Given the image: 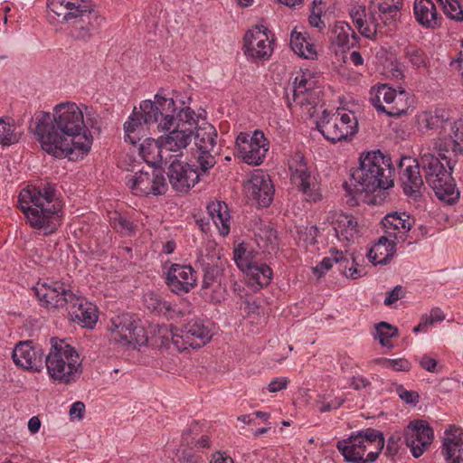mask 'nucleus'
Here are the masks:
<instances>
[{"label": "nucleus", "instance_id": "nucleus-38", "mask_svg": "<svg viewBox=\"0 0 463 463\" xmlns=\"http://www.w3.org/2000/svg\"><path fill=\"white\" fill-rule=\"evenodd\" d=\"M414 15L420 24L427 28L438 25V13L431 0H415Z\"/></svg>", "mask_w": 463, "mask_h": 463}, {"label": "nucleus", "instance_id": "nucleus-40", "mask_svg": "<svg viewBox=\"0 0 463 463\" xmlns=\"http://www.w3.org/2000/svg\"><path fill=\"white\" fill-rule=\"evenodd\" d=\"M146 125L144 123L137 108L134 109L128 120L124 123L125 141L137 146L146 135Z\"/></svg>", "mask_w": 463, "mask_h": 463}, {"label": "nucleus", "instance_id": "nucleus-54", "mask_svg": "<svg viewBox=\"0 0 463 463\" xmlns=\"http://www.w3.org/2000/svg\"><path fill=\"white\" fill-rule=\"evenodd\" d=\"M318 233V228L317 226L306 227L305 231L298 232L299 241H303L305 245H313L316 242V238Z\"/></svg>", "mask_w": 463, "mask_h": 463}, {"label": "nucleus", "instance_id": "nucleus-64", "mask_svg": "<svg viewBox=\"0 0 463 463\" xmlns=\"http://www.w3.org/2000/svg\"><path fill=\"white\" fill-rule=\"evenodd\" d=\"M450 66L453 70L458 71L460 72L461 76L463 77V52L460 51L458 53V57L455 60H452L450 61Z\"/></svg>", "mask_w": 463, "mask_h": 463}, {"label": "nucleus", "instance_id": "nucleus-32", "mask_svg": "<svg viewBox=\"0 0 463 463\" xmlns=\"http://www.w3.org/2000/svg\"><path fill=\"white\" fill-rule=\"evenodd\" d=\"M405 161H409L410 164L406 165L402 175L403 191L407 195L416 198L420 195L423 187V180L420 173V165L416 159L411 161L405 158L402 165H405Z\"/></svg>", "mask_w": 463, "mask_h": 463}, {"label": "nucleus", "instance_id": "nucleus-14", "mask_svg": "<svg viewBox=\"0 0 463 463\" xmlns=\"http://www.w3.org/2000/svg\"><path fill=\"white\" fill-rule=\"evenodd\" d=\"M289 177L307 202L317 203L322 199L317 178L312 175L304 156L297 153L288 160Z\"/></svg>", "mask_w": 463, "mask_h": 463}, {"label": "nucleus", "instance_id": "nucleus-36", "mask_svg": "<svg viewBox=\"0 0 463 463\" xmlns=\"http://www.w3.org/2000/svg\"><path fill=\"white\" fill-rule=\"evenodd\" d=\"M416 123L420 130L438 129L441 131L439 135L449 134L453 130V123L443 118L436 113L430 111H422L416 117ZM451 136H449L450 137Z\"/></svg>", "mask_w": 463, "mask_h": 463}, {"label": "nucleus", "instance_id": "nucleus-58", "mask_svg": "<svg viewBox=\"0 0 463 463\" xmlns=\"http://www.w3.org/2000/svg\"><path fill=\"white\" fill-rule=\"evenodd\" d=\"M345 400L340 397H335L331 402H321L318 403V410L321 412H326L332 410H335L339 408L343 403Z\"/></svg>", "mask_w": 463, "mask_h": 463}, {"label": "nucleus", "instance_id": "nucleus-13", "mask_svg": "<svg viewBox=\"0 0 463 463\" xmlns=\"http://www.w3.org/2000/svg\"><path fill=\"white\" fill-rule=\"evenodd\" d=\"M175 110L174 98L156 94L154 101L146 99L140 103L137 113L146 126L158 123L159 131H169L174 127Z\"/></svg>", "mask_w": 463, "mask_h": 463}, {"label": "nucleus", "instance_id": "nucleus-4", "mask_svg": "<svg viewBox=\"0 0 463 463\" xmlns=\"http://www.w3.org/2000/svg\"><path fill=\"white\" fill-rule=\"evenodd\" d=\"M460 155H463V148L452 137L445 138L444 144L436 142L433 148L421 146L419 162L426 182L431 184L449 178Z\"/></svg>", "mask_w": 463, "mask_h": 463}, {"label": "nucleus", "instance_id": "nucleus-25", "mask_svg": "<svg viewBox=\"0 0 463 463\" xmlns=\"http://www.w3.org/2000/svg\"><path fill=\"white\" fill-rule=\"evenodd\" d=\"M165 283L175 294H186L196 286L197 274L190 265L175 263L167 270Z\"/></svg>", "mask_w": 463, "mask_h": 463}, {"label": "nucleus", "instance_id": "nucleus-28", "mask_svg": "<svg viewBox=\"0 0 463 463\" xmlns=\"http://www.w3.org/2000/svg\"><path fill=\"white\" fill-rule=\"evenodd\" d=\"M43 356L42 348L33 345L32 341L19 342L12 352V358L15 365L33 372L41 371Z\"/></svg>", "mask_w": 463, "mask_h": 463}, {"label": "nucleus", "instance_id": "nucleus-39", "mask_svg": "<svg viewBox=\"0 0 463 463\" xmlns=\"http://www.w3.org/2000/svg\"><path fill=\"white\" fill-rule=\"evenodd\" d=\"M290 45L293 52L299 57L311 60L317 57L315 44L307 35V31L303 33L300 31H292Z\"/></svg>", "mask_w": 463, "mask_h": 463}, {"label": "nucleus", "instance_id": "nucleus-16", "mask_svg": "<svg viewBox=\"0 0 463 463\" xmlns=\"http://www.w3.org/2000/svg\"><path fill=\"white\" fill-rule=\"evenodd\" d=\"M126 183L132 194L137 196L159 195L167 190L164 175L156 170H140L128 174Z\"/></svg>", "mask_w": 463, "mask_h": 463}, {"label": "nucleus", "instance_id": "nucleus-59", "mask_svg": "<svg viewBox=\"0 0 463 463\" xmlns=\"http://www.w3.org/2000/svg\"><path fill=\"white\" fill-rule=\"evenodd\" d=\"M408 57L411 63L416 67L420 68L421 66H425V59L421 52L416 49H412L408 51Z\"/></svg>", "mask_w": 463, "mask_h": 463}, {"label": "nucleus", "instance_id": "nucleus-34", "mask_svg": "<svg viewBox=\"0 0 463 463\" xmlns=\"http://www.w3.org/2000/svg\"><path fill=\"white\" fill-rule=\"evenodd\" d=\"M138 150L143 160L148 165L160 166L166 160L165 151L161 145L160 137L157 139L146 138L139 145Z\"/></svg>", "mask_w": 463, "mask_h": 463}, {"label": "nucleus", "instance_id": "nucleus-24", "mask_svg": "<svg viewBox=\"0 0 463 463\" xmlns=\"http://www.w3.org/2000/svg\"><path fill=\"white\" fill-rule=\"evenodd\" d=\"M325 222L332 227L334 236L344 247L354 243L359 237L357 221L351 214L330 211L326 216Z\"/></svg>", "mask_w": 463, "mask_h": 463}, {"label": "nucleus", "instance_id": "nucleus-56", "mask_svg": "<svg viewBox=\"0 0 463 463\" xmlns=\"http://www.w3.org/2000/svg\"><path fill=\"white\" fill-rule=\"evenodd\" d=\"M288 383L289 381L287 377H277L269 383L267 389L269 392H278L286 389Z\"/></svg>", "mask_w": 463, "mask_h": 463}, {"label": "nucleus", "instance_id": "nucleus-19", "mask_svg": "<svg viewBox=\"0 0 463 463\" xmlns=\"http://www.w3.org/2000/svg\"><path fill=\"white\" fill-rule=\"evenodd\" d=\"M402 5L403 0H369L368 9L373 28L398 26Z\"/></svg>", "mask_w": 463, "mask_h": 463}, {"label": "nucleus", "instance_id": "nucleus-44", "mask_svg": "<svg viewBox=\"0 0 463 463\" xmlns=\"http://www.w3.org/2000/svg\"><path fill=\"white\" fill-rule=\"evenodd\" d=\"M233 259L242 272L249 269L254 263H257L253 250H250L245 243H241L234 249Z\"/></svg>", "mask_w": 463, "mask_h": 463}, {"label": "nucleus", "instance_id": "nucleus-8", "mask_svg": "<svg viewBox=\"0 0 463 463\" xmlns=\"http://www.w3.org/2000/svg\"><path fill=\"white\" fill-rule=\"evenodd\" d=\"M319 76L310 70H301L293 82V102L304 115L313 118L320 103Z\"/></svg>", "mask_w": 463, "mask_h": 463}, {"label": "nucleus", "instance_id": "nucleus-12", "mask_svg": "<svg viewBox=\"0 0 463 463\" xmlns=\"http://www.w3.org/2000/svg\"><path fill=\"white\" fill-rule=\"evenodd\" d=\"M370 101L377 111L390 117H399L406 113L411 106L410 94L402 89L395 90L387 84L373 87Z\"/></svg>", "mask_w": 463, "mask_h": 463}, {"label": "nucleus", "instance_id": "nucleus-9", "mask_svg": "<svg viewBox=\"0 0 463 463\" xmlns=\"http://www.w3.org/2000/svg\"><path fill=\"white\" fill-rule=\"evenodd\" d=\"M195 112L189 107L182 108L175 118L174 129L160 137V142L166 152H182L192 142L196 125Z\"/></svg>", "mask_w": 463, "mask_h": 463}, {"label": "nucleus", "instance_id": "nucleus-35", "mask_svg": "<svg viewBox=\"0 0 463 463\" xmlns=\"http://www.w3.org/2000/svg\"><path fill=\"white\" fill-rule=\"evenodd\" d=\"M243 273L247 277L248 285L254 291L269 286L273 278L272 269L265 263H254Z\"/></svg>", "mask_w": 463, "mask_h": 463}, {"label": "nucleus", "instance_id": "nucleus-46", "mask_svg": "<svg viewBox=\"0 0 463 463\" xmlns=\"http://www.w3.org/2000/svg\"><path fill=\"white\" fill-rule=\"evenodd\" d=\"M346 262H349V260L346 255H345L344 251L338 250L333 248L330 250V256L325 257L319 264H317L315 268V272H318L320 274L327 271L329 269L333 267L334 263H338L340 267Z\"/></svg>", "mask_w": 463, "mask_h": 463}, {"label": "nucleus", "instance_id": "nucleus-15", "mask_svg": "<svg viewBox=\"0 0 463 463\" xmlns=\"http://www.w3.org/2000/svg\"><path fill=\"white\" fill-rule=\"evenodd\" d=\"M269 148V142L260 130H255L251 135L241 132L236 137V156L245 164L260 165Z\"/></svg>", "mask_w": 463, "mask_h": 463}, {"label": "nucleus", "instance_id": "nucleus-5", "mask_svg": "<svg viewBox=\"0 0 463 463\" xmlns=\"http://www.w3.org/2000/svg\"><path fill=\"white\" fill-rule=\"evenodd\" d=\"M47 373L54 383L71 384L82 373V361L76 349L63 339H51V348L45 357Z\"/></svg>", "mask_w": 463, "mask_h": 463}, {"label": "nucleus", "instance_id": "nucleus-7", "mask_svg": "<svg viewBox=\"0 0 463 463\" xmlns=\"http://www.w3.org/2000/svg\"><path fill=\"white\" fill-rule=\"evenodd\" d=\"M163 337V344L169 345V341L175 347L183 351L188 347L199 348L206 345L213 337L210 324L198 318L190 319L180 330L173 326H166L160 329Z\"/></svg>", "mask_w": 463, "mask_h": 463}, {"label": "nucleus", "instance_id": "nucleus-23", "mask_svg": "<svg viewBox=\"0 0 463 463\" xmlns=\"http://www.w3.org/2000/svg\"><path fill=\"white\" fill-rule=\"evenodd\" d=\"M48 9L63 21H74L88 14L97 20L95 5L90 0H47Z\"/></svg>", "mask_w": 463, "mask_h": 463}, {"label": "nucleus", "instance_id": "nucleus-45", "mask_svg": "<svg viewBox=\"0 0 463 463\" xmlns=\"http://www.w3.org/2000/svg\"><path fill=\"white\" fill-rule=\"evenodd\" d=\"M144 304L147 309L157 314L165 315L172 310L169 302L164 300L155 292H147L143 297Z\"/></svg>", "mask_w": 463, "mask_h": 463}, {"label": "nucleus", "instance_id": "nucleus-62", "mask_svg": "<svg viewBox=\"0 0 463 463\" xmlns=\"http://www.w3.org/2000/svg\"><path fill=\"white\" fill-rule=\"evenodd\" d=\"M260 239L262 240L263 236L266 239V241L263 243V247L268 246L269 244L273 245L276 243L277 241V235L276 232L273 231L271 228H265L261 231V233L259 235Z\"/></svg>", "mask_w": 463, "mask_h": 463}, {"label": "nucleus", "instance_id": "nucleus-6", "mask_svg": "<svg viewBox=\"0 0 463 463\" xmlns=\"http://www.w3.org/2000/svg\"><path fill=\"white\" fill-rule=\"evenodd\" d=\"M383 447V434L372 428L354 433L348 439L339 440L336 444V448L345 459L353 463L375 461Z\"/></svg>", "mask_w": 463, "mask_h": 463}, {"label": "nucleus", "instance_id": "nucleus-41", "mask_svg": "<svg viewBox=\"0 0 463 463\" xmlns=\"http://www.w3.org/2000/svg\"><path fill=\"white\" fill-rule=\"evenodd\" d=\"M436 196L448 204H453L459 199V190L456 187L452 175L449 178L430 184Z\"/></svg>", "mask_w": 463, "mask_h": 463}, {"label": "nucleus", "instance_id": "nucleus-61", "mask_svg": "<svg viewBox=\"0 0 463 463\" xmlns=\"http://www.w3.org/2000/svg\"><path fill=\"white\" fill-rule=\"evenodd\" d=\"M419 363L422 368L427 370L428 372L434 373L436 372L437 361L436 359L423 355L420 358Z\"/></svg>", "mask_w": 463, "mask_h": 463}, {"label": "nucleus", "instance_id": "nucleus-30", "mask_svg": "<svg viewBox=\"0 0 463 463\" xmlns=\"http://www.w3.org/2000/svg\"><path fill=\"white\" fill-rule=\"evenodd\" d=\"M382 222L386 236L398 242L407 239L414 219L405 212H394L386 214Z\"/></svg>", "mask_w": 463, "mask_h": 463}, {"label": "nucleus", "instance_id": "nucleus-3", "mask_svg": "<svg viewBox=\"0 0 463 463\" xmlns=\"http://www.w3.org/2000/svg\"><path fill=\"white\" fill-rule=\"evenodd\" d=\"M359 167L351 174V184L355 193L374 192L393 185L391 158L380 150L363 153Z\"/></svg>", "mask_w": 463, "mask_h": 463}, {"label": "nucleus", "instance_id": "nucleus-52", "mask_svg": "<svg viewBox=\"0 0 463 463\" xmlns=\"http://www.w3.org/2000/svg\"><path fill=\"white\" fill-rule=\"evenodd\" d=\"M378 363H382L385 367L392 368L395 371H408L410 369V363L406 359H387L380 358L376 360Z\"/></svg>", "mask_w": 463, "mask_h": 463}, {"label": "nucleus", "instance_id": "nucleus-51", "mask_svg": "<svg viewBox=\"0 0 463 463\" xmlns=\"http://www.w3.org/2000/svg\"><path fill=\"white\" fill-rule=\"evenodd\" d=\"M350 16L353 23L358 29H362L364 25H366L365 29H368L371 26L373 27L371 24V16L369 17V20L366 19L365 8L364 6H354L351 9Z\"/></svg>", "mask_w": 463, "mask_h": 463}, {"label": "nucleus", "instance_id": "nucleus-27", "mask_svg": "<svg viewBox=\"0 0 463 463\" xmlns=\"http://www.w3.org/2000/svg\"><path fill=\"white\" fill-rule=\"evenodd\" d=\"M167 175L173 188L181 193L188 192L200 177L196 168L177 159L171 162Z\"/></svg>", "mask_w": 463, "mask_h": 463}, {"label": "nucleus", "instance_id": "nucleus-55", "mask_svg": "<svg viewBox=\"0 0 463 463\" xmlns=\"http://www.w3.org/2000/svg\"><path fill=\"white\" fill-rule=\"evenodd\" d=\"M398 396L409 404H416L419 402V394L414 391H408L403 386L400 385L396 389Z\"/></svg>", "mask_w": 463, "mask_h": 463}, {"label": "nucleus", "instance_id": "nucleus-29", "mask_svg": "<svg viewBox=\"0 0 463 463\" xmlns=\"http://www.w3.org/2000/svg\"><path fill=\"white\" fill-rule=\"evenodd\" d=\"M441 454L446 463L463 462V429L451 425L445 430Z\"/></svg>", "mask_w": 463, "mask_h": 463}, {"label": "nucleus", "instance_id": "nucleus-2", "mask_svg": "<svg viewBox=\"0 0 463 463\" xmlns=\"http://www.w3.org/2000/svg\"><path fill=\"white\" fill-rule=\"evenodd\" d=\"M18 203L26 222L39 234L50 235L61 225L62 203L53 185L28 184L21 190Z\"/></svg>", "mask_w": 463, "mask_h": 463}, {"label": "nucleus", "instance_id": "nucleus-33", "mask_svg": "<svg viewBox=\"0 0 463 463\" xmlns=\"http://www.w3.org/2000/svg\"><path fill=\"white\" fill-rule=\"evenodd\" d=\"M396 244L397 241L386 235L380 237L367 253L369 260L373 265H385L389 263L395 255Z\"/></svg>", "mask_w": 463, "mask_h": 463}, {"label": "nucleus", "instance_id": "nucleus-57", "mask_svg": "<svg viewBox=\"0 0 463 463\" xmlns=\"http://www.w3.org/2000/svg\"><path fill=\"white\" fill-rule=\"evenodd\" d=\"M85 412V404L81 402H75L71 404L69 414L71 420H81Z\"/></svg>", "mask_w": 463, "mask_h": 463}, {"label": "nucleus", "instance_id": "nucleus-26", "mask_svg": "<svg viewBox=\"0 0 463 463\" xmlns=\"http://www.w3.org/2000/svg\"><path fill=\"white\" fill-rule=\"evenodd\" d=\"M244 189L248 196L261 207H268L274 194L269 176L261 170H256L245 183Z\"/></svg>", "mask_w": 463, "mask_h": 463}, {"label": "nucleus", "instance_id": "nucleus-53", "mask_svg": "<svg viewBox=\"0 0 463 463\" xmlns=\"http://www.w3.org/2000/svg\"><path fill=\"white\" fill-rule=\"evenodd\" d=\"M344 253H345V255L347 256V258L349 260L348 263L345 262L341 267V269L343 270V273L345 274V276L347 278H351V279H357V278L361 277L362 272H361V270H359L357 269V266L354 263V260L352 257V255L348 254L346 250L344 251Z\"/></svg>", "mask_w": 463, "mask_h": 463}, {"label": "nucleus", "instance_id": "nucleus-11", "mask_svg": "<svg viewBox=\"0 0 463 463\" xmlns=\"http://www.w3.org/2000/svg\"><path fill=\"white\" fill-rule=\"evenodd\" d=\"M370 101L377 111L390 117H399L406 113L411 106L410 94L402 89L395 90L387 84L373 87Z\"/></svg>", "mask_w": 463, "mask_h": 463}, {"label": "nucleus", "instance_id": "nucleus-17", "mask_svg": "<svg viewBox=\"0 0 463 463\" xmlns=\"http://www.w3.org/2000/svg\"><path fill=\"white\" fill-rule=\"evenodd\" d=\"M110 330L112 338L122 345H143L147 340L144 328L138 326L137 318L128 313L113 318Z\"/></svg>", "mask_w": 463, "mask_h": 463}, {"label": "nucleus", "instance_id": "nucleus-63", "mask_svg": "<svg viewBox=\"0 0 463 463\" xmlns=\"http://www.w3.org/2000/svg\"><path fill=\"white\" fill-rule=\"evenodd\" d=\"M216 279V270L213 268H207L203 279V287L210 288Z\"/></svg>", "mask_w": 463, "mask_h": 463}, {"label": "nucleus", "instance_id": "nucleus-1", "mask_svg": "<svg viewBox=\"0 0 463 463\" xmlns=\"http://www.w3.org/2000/svg\"><path fill=\"white\" fill-rule=\"evenodd\" d=\"M89 110L85 105L66 101L56 104L52 113H36L32 130L42 149L55 157L70 160L87 155L93 141L84 120Z\"/></svg>", "mask_w": 463, "mask_h": 463}, {"label": "nucleus", "instance_id": "nucleus-49", "mask_svg": "<svg viewBox=\"0 0 463 463\" xmlns=\"http://www.w3.org/2000/svg\"><path fill=\"white\" fill-rule=\"evenodd\" d=\"M20 135L15 132V127L11 122L0 118V144L10 146L18 142Z\"/></svg>", "mask_w": 463, "mask_h": 463}, {"label": "nucleus", "instance_id": "nucleus-10", "mask_svg": "<svg viewBox=\"0 0 463 463\" xmlns=\"http://www.w3.org/2000/svg\"><path fill=\"white\" fill-rule=\"evenodd\" d=\"M317 125L327 140L335 143L354 135L357 132L358 121L352 111L337 109L330 113L324 110Z\"/></svg>", "mask_w": 463, "mask_h": 463}, {"label": "nucleus", "instance_id": "nucleus-42", "mask_svg": "<svg viewBox=\"0 0 463 463\" xmlns=\"http://www.w3.org/2000/svg\"><path fill=\"white\" fill-rule=\"evenodd\" d=\"M109 223L114 230L124 236H133L137 232V226L118 212L109 213Z\"/></svg>", "mask_w": 463, "mask_h": 463}, {"label": "nucleus", "instance_id": "nucleus-18", "mask_svg": "<svg viewBox=\"0 0 463 463\" xmlns=\"http://www.w3.org/2000/svg\"><path fill=\"white\" fill-rule=\"evenodd\" d=\"M33 290L40 304L47 308L64 307L70 299H74L69 286L61 281H38Z\"/></svg>", "mask_w": 463, "mask_h": 463}, {"label": "nucleus", "instance_id": "nucleus-20", "mask_svg": "<svg viewBox=\"0 0 463 463\" xmlns=\"http://www.w3.org/2000/svg\"><path fill=\"white\" fill-rule=\"evenodd\" d=\"M271 31H247L243 37L244 55L251 61L268 60L274 46Z\"/></svg>", "mask_w": 463, "mask_h": 463}, {"label": "nucleus", "instance_id": "nucleus-47", "mask_svg": "<svg viewBox=\"0 0 463 463\" xmlns=\"http://www.w3.org/2000/svg\"><path fill=\"white\" fill-rule=\"evenodd\" d=\"M324 3L322 0H313L308 16L309 24L313 27L324 28L327 26L326 23V14H323Z\"/></svg>", "mask_w": 463, "mask_h": 463}, {"label": "nucleus", "instance_id": "nucleus-22", "mask_svg": "<svg viewBox=\"0 0 463 463\" xmlns=\"http://www.w3.org/2000/svg\"><path fill=\"white\" fill-rule=\"evenodd\" d=\"M433 439V429L422 420L411 421L404 430L405 444L416 458L429 449Z\"/></svg>", "mask_w": 463, "mask_h": 463}, {"label": "nucleus", "instance_id": "nucleus-48", "mask_svg": "<svg viewBox=\"0 0 463 463\" xmlns=\"http://www.w3.org/2000/svg\"><path fill=\"white\" fill-rule=\"evenodd\" d=\"M334 32L337 33V34L333 37V43L343 50L354 47L358 43L359 35L356 31Z\"/></svg>", "mask_w": 463, "mask_h": 463}, {"label": "nucleus", "instance_id": "nucleus-31", "mask_svg": "<svg viewBox=\"0 0 463 463\" xmlns=\"http://www.w3.org/2000/svg\"><path fill=\"white\" fill-rule=\"evenodd\" d=\"M73 298L65 307L71 319L83 327L92 328L98 321L97 307L75 295Z\"/></svg>", "mask_w": 463, "mask_h": 463}, {"label": "nucleus", "instance_id": "nucleus-60", "mask_svg": "<svg viewBox=\"0 0 463 463\" xmlns=\"http://www.w3.org/2000/svg\"><path fill=\"white\" fill-rule=\"evenodd\" d=\"M403 289L401 286H396L392 290L388 291L386 293V297L384 299V304L386 306H391L397 300L402 298Z\"/></svg>", "mask_w": 463, "mask_h": 463}, {"label": "nucleus", "instance_id": "nucleus-21", "mask_svg": "<svg viewBox=\"0 0 463 463\" xmlns=\"http://www.w3.org/2000/svg\"><path fill=\"white\" fill-rule=\"evenodd\" d=\"M194 143L197 147V162L203 172H207L215 165L214 156L212 155L217 138L215 128L209 123H203L194 133Z\"/></svg>", "mask_w": 463, "mask_h": 463}, {"label": "nucleus", "instance_id": "nucleus-37", "mask_svg": "<svg viewBox=\"0 0 463 463\" xmlns=\"http://www.w3.org/2000/svg\"><path fill=\"white\" fill-rule=\"evenodd\" d=\"M207 212L220 234L222 236L228 235L231 227V217L227 204L220 201H213L208 203Z\"/></svg>", "mask_w": 463, "mask_h": 463}, {"label": "nucleus", "instance_id": "nucleus-43", "mask_svg": "<svg viewBox=\"0 0 463 463\" xmlns=\"http://www.w3.org/2000/svg\"><path fill=\"white\" fill-rule=\"evenodd\" d=\"M397 335L398 329L387 322H380L375 326L373 338L384 347L392 349L393 347L392 338Z\"/></svg>", "mask_w": 463, "mask_h": 463}, {"label": "nucleus", "instance_id": "nucleus-50", "mask_svg": "<svg viewBox=\"0 0 463 463\" xmlns=\"http://www.w3.org/2000/svg\"><path fill=\"white\" fill-rule=\"evenodd\" d=\"M444 14L451 20L463 21V6L458 0H437Z\"/></svg>", "mask_w": 463, "mask_h": 463}]
</instances>
